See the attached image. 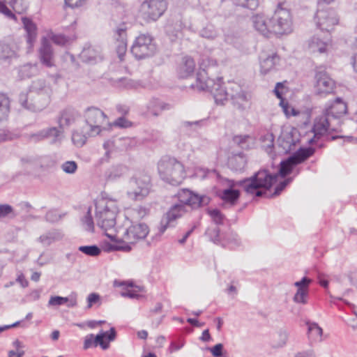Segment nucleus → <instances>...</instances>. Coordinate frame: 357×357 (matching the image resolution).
Masks as SVG:
<instances>
[{
  "label": "nucleus",
  "instance_id": "f257e3e1",
  "mask_svg": "<svg viewBox=\"0 0 357 357\" xmlns=\"http://www.w3.org/2000/svg\"><path fill=\"white\" fill-rule=\"evenodd\" d=\"M347 112V104L341 98L326 103L322 114L314 120L312 131L315 137H320L328 132H340V118Z\"/></svg>",
  "mask_w": 357,
  "mask_h": 357
},
{
  "label": "nucleus",
  "instance_id": "f03ea898",
  "mask_svg": "<svg viewBox=\"0 0 357 357\" xmlns=\"http://www.w3.org/2000/svg\"><path fill=\"white\" fill-rule=\"evenodd\" d=\"M277 177V174H271L267 169H260L250 177L240 181L227 179V188L236 190L235 187L240 186L248 195L253 197H262L266 195Z\"/></svg>",
  "mask_w": 357,
  "mask_h": 357
},
{
  "label": "nucleus",
  "instance_id": "7ed1b4c3",
  "mask_svg": "<svg viewBox=\"0 0 357 357\" xmlns=\"http://www.w3.org/2000/svg\"><path fill=\"white\" fill-rule=\"evenodd\" d=\"M205 70L197 74L196 84H192L191 87L199 91H208L213 96L217 105H224L229 99V91L222 86V78L214 79L206 77Z\"/></svg>",
  "mask_w": 357,
  "mask_h": 357
},
{
  "label": "nucleus",
  "instance_id": "20e7f679",
  "mask_svg": "<svg viewBox=\"0 0 357 357\" xmlns=\"http://www.w3.org/2000/svg\"><path fill=\"white\" fill-rule=\"evenodd\" d=\"M158 169L160 178L172 185H180L185 176L183 165L174 158L160 160Z\"/></svg>",
  "mask_w": 357,
  "mask_h": 357
},
{
  "label": "nucleus",
  "instance_id": "39448f33",
  "mask_svg": "<svg viewBox=\"0 0 357 357\" xmlns=\"http://www.w3.org/2000/svg\"><path fill=\"white\" fill-rule=\"evenodd\" d=\"M118 208L113 202H100L96 205L97 225L103 230L113 228L116 225Z\"/></svg>",
  "mask_w": 357,
  "mask_h": 357
},
{
  "label": "nucleus",
  "instance_id": "423d86ee",
  "mask_svg": "<svg viewBox=\"0 0 357 357\" xmlns=\"http://www.w3.org/2000/svg\"><path fill=\"white\" fill-rule=\"evenodd\" d=\"M128 196L135 200H141L146 197L151 188V178L144 173L138 172L135 174L128 182Z\"/></svg>",
  "mask_w": 357,
  "mask_h": 357
},
{
  "label": "nucleus",
  "instance_id": "0eeeda50",
  "mask_svg": "<svg viewBox=\"0 0 357 357\" xmlns=\"http://www.w3.org/2000/svg\"><path fill=\"white\" fill-rule=\"evenodd\" d=\"M52 94L45 93H26L22 92L19 95L18 101L24 109L38 112L43 110L50 102Z\"/></svg>",
  "mask_w": 357,
  "mask_h": 357
},
{
  "label": "nucleus",
  "instance_id": "6e6552de",
  "mask_svg": "<svg viewBox=\"0 0 357 357\" xmlns=\"http://www.w3.org/2000/svg\"><path fill=\"white\" fill-rule=\"evenodd\" d=\"M156 50L153 37L149 34H141L135 38L131 53L137 59L141 60L153 56Z\"/></svg>",
  "mask_w": 357,
  "mask_h": 357
},
{
  "label": "nucleus",
  "instance_id": "1a4fd4ad",
  "mask_svg": "<svg viewBox=\"0 0 357 357\" xmlns=\"http://www.w3.org/2000/svg\"><path fill=\"white\" fill-rule=\"evenodd\" d=\"M271 24V31L276 35L288 34L292 31V21L289 10L280 6L275 10L273 15L269 19Z\"/></svg>",
  "mask_w": 357,
  "mask_h": 357
},
{
  "label": "nucleus",
  "instance_id": "9d476101",
  "mask_svg": "<svg viewBox=\"0 0 357 357\" xmlns=\"http://www.w3.org/2000/svg\"><path fill=\"white\" fill-rule=\"evenodd\" d=\"M85 122L91 128L89 135L95 136L101 131L102 125L107 122V115L99 108L89 107L84 113Z\"/></svg>",
  "mask_w": 357,
  "mask_h": 357
},
{
  "label": "nucleus",
  "instance_id": "9b49d317",
  "mask_svg": "<svg viewBox=\"0 0 357 357\" xmlns=\"http://www.w3.org/2000/svg\"><path fill=\"white\" fill-rule=\"evenodd\" d=\"M116 337V332L114 327L108 331H100L96 336L93 334L87 335L84 337L83 349L86 350L91 347L100 345L103 350L109 347V342L114 341Z\"/></svg>",
  "mask_w": 357,
  "mask_h": 357
},
{
  "label": "nucleus",
  "instance_id": "f8f14e48",
  "mask_svg": "<svg viewBox=\"0 0 357 357\" xmlns=\"http://www.w3.org/2000/svg\"><path fill=\"white\" fill-rule=\"evenodd\" d=\"M167 8L166 0H145L141 5L140 11L146 20L156 21Z\"/></svg>",
  "mask_w": 357,
  "mask_h": 357
},
{
  "label": "nucleus",
  "instance_id": "ddd939ff",
  "mask_svg": "<svg viewBox=\"0 0 357 357\" xmlns=\"http://www.w3.org/2000/svg\"><path fill=\"white\" fill-rule=\"evenodd\" d=\"M315 21L318 28L322 31H330L339 22L335 10L330 7H319Z\"/></svg>",
  "mask_w": 357,
  "mask_h": 357
},
{
  "label": "nucleus",
  "instance_id": "4468645a",
  "mask_svg": "<svg viewBox=\"0 0 357 357\" xmlns=\"http://www.w3.org/2000/svg\"><path fill=\"white\" fill-rule=\"evenodd\" d=\"M180 204L188 205L195 209L207 206L211 202V198L206 195H199L188 189H181L176 194Z\"/></svg>",
  "mask_w": 357,
  "mask_h": 357
},
{
  "label": "nucleus",
  "instance_id": "2eb2a0df",
  "mask_svg": "<svg viewBox=\"0 0 357 357\" xmlns=\"http://www.w3.org/2000/svg\"><path fill=\"white\" fill-rule=\"evenodd\" d=\"M315 90L319 95L332 93L335 89V82L329 77L325 69L320 66L315 70Z\"/></svg>",
  "mask_w": 357,
  "mask_h": 357
},
{
  "label": "nucleus",
  "instance_id": "dca6fc26",
  "mask_svg": "<svg viewBox=\"0 0 357 357\" xmlns=\"http://www.w3.org/2000/svg\"><path fill=\"white\" fill-rule=\"evenodd\" d=\"M149 232V227L145 223L132 224L125 230L123 241L128 244H134L137 241L144 239Z\"/></svg>",
  "mask_w": 357,
  "mask_h": 357
},
{
  "label": "nucleus",
  "instance_id": "f3484780",
  "mask_svg": "<svg viewBox=\"0 0 357 357\" xmlns=\"http://www.w3.org/2000/svg\"><path fill=\"white\" fill-rule=\"evenodd\" d=\"M127 24L124 22L116 26L113 30V38L119 57L123 56L127 50Z\"/></svg>",
  "mask_w": 357,
  "mask_h": 357
},
{
  "label": "nucleus",
  "instance_id": "a211bd4d",
  "mask_svg": "<svg viewBox=\"0 0 357 357\" xmlns=\"http://www.w3.org/2000/svg\"><path fill=\"white\" fill-rule=\"evenodd\" d=\"M79 57L81 61L87 64H96L102 60V51L100 47L86 44Z\"/></svg>",
  "mask_w": 357,
  "mask_h": 357
},
{
  "label": "nucleus",
  "instance_id": "6ab92c4d",
  "mask_svg": "<svg viewBox=\"0 0 357 357\" xmlns=\"http://www.w3.org/2000/svg\"><path fill=\"white\" fill-rule=\"evenodd\" d=\"M184 206L182 204H174L170 210L162 218L159 227V234H163L167 227H174L175 220L180 218L183 211Z\"/></svg>",
  "mask_w": 357,
  "mask_h": 357
},
{
  "label": "nucleus",
  "instance_id": "aec40b11",
  "mask_svg": "<svg viewBox=\"0 0 357 357\" xmlns=\"http://www.w3.org/2000/svg\"><path fill=\"white\" fill-rule=\"evenodd\" d=\"M228 89L229 90V97H230L234 106L237 109H244L248 100L241 86L236 83H231Z\"/></svg>",
  "mask_w": 357,
  "mask_h": 357
},
{
  "label": "nucleus",
  "instance_id": "412c9836",
  "mask_svg": "<svg viewBox=\"0 0 357 357\" xmlns=\"http://www.w3.org/2000/svg\"><path fill=\"white\" fill-rule=\"evenodd\" d=\"M218 196L222 201V207L229 208L235 206L240 198L241 192L238 190L225 188L218 192Z\"/></svg>",
  "mask_w": 357,
  "mask_h": 357
},
{
  "label": "nucleus",
  "instance_id": "4be33fe9",
  "mask_svg": "<svg viewBox=\"0 0 357 357\" xmlns=\"http://www.w3.org/2000/svg\"><path fill=\"white\" fill-rule=\"evenodd\" d=\"M80 116L77 110L70 106H68L60 112L59 117V128L64 129L73 124L77 119Z\"/></svg>",
  "mask_w": 357,
  "mask_h": 357
},
{
  "label": "nucleus",
  "instance_id": "5701e85b",
  "mask_svg": "<svg viewBox=\"0 0 357 357\" xmlns=\"http://www.w3.org/2000/svg\"><path fill=\"white\" fill-rule=\"evenodd\" d=\"M23 27L26 31V38L28 45V51H30L37 38V26L33 20L27 17H22Z\"/></svg>",
  "mask_w": 357,
  "mask_h": 357
},
{
  "label": "nucleus",
  "instance_id": "b1692460",
  "mask_svg": "<svg viewBox=\"0 0 357 357\" xmlns=\"http://www.w3.org/2000/svg\"><path fill=\"white\" fill-rule=\"evenodd\" d=\"M39 58L41 63L46 67L50 68L54 66L53 50L51 44L46 38H43L42 40L39 49Z\"/></svg>",
  "mask_w": 357,
  "mask_h": 357
},
{
  "label": "nucleus",
  "instance_id": "393cba45",
  "mask_svg": "<svg viewBox=\"0 0 357 357\" xmlns=\"http://www.w3.org/2000/svg\"><path fill=\"white\" fill-rule=\"evenodd\" d=\"M252 23L255 29L265 37H270V35L273 33L271 31V24L267 22V20L264 15H256L252 17Z\"/></svg>",
  "mask_w": 357,
  "mask_h": 357
},
{
  "label": "nucleus",
  "instance_id": "a878e982",
  "mask_svg": "<svg viewBox=\"0 0 357 357\" xmlns=\"http://www.w3.org/2000/svg\"><path fill=\"white\" fill-rule=\"evenodd\" d=\"M128 171L127 166L116 165L109 167L105 172L104 176L107 182H114L123 176Z\"/></svg>",
  "mask_w": 357,
  "mask_h": 357
},
{
  "label": "nucleus",
  "instance_id": "bb28decb",
  "mask_svg": "<svg viewBox=\"0 0 357 357\" xmlns=\"http://www.w3.org/2000/svg\"><path fill=\"white\" fill-rule=\"evenodd\" d=\"M315 149L312 147H301L288 158V161H291L296 166L305 162L313 155Z\"/></svg>",
  "mask_w": 357,
  "mask_h": 357
},
{
  "label": "nucleus",
  "instance_id": "cd10ccee",
  "mask_svg": "<svg viewBox=\"0 0 357 357\" xmlns=\"http://www.w3.org/2000/svg\"><path fill=\"white\" fill-rule=\"evenodd\" d=\"M296 141L291 132H283L278 139V146L281 152L287 153L294 149Z\"/></svg>",
  "mask_w": 357,
  "mask_h": 357
},
{
  "label": "nucleus",
  "instance_id": "c85d7f7f",
  "mask_svg": "<svg viewBox=\"0 0 357 357\" xmlns=\"http://www.w3.org/2000/svg\"><path fill=\"white\" fill-rule=\"evenodd\" d=\"M64 234L59 229H52L38 238V241L44 245L49 246L52 243L63 239Z\"/></svg>",
  "mask_w": 357,
  "mask_h": 357
},
{
  "label": "nucleus",
  "instance_id": "c756f323",
  "mask_svg": "<svg viewBox=\"0 0 357 357\" xmlns=\"http://www.w3.org/2000/svg\"><path fill=\"white\" fill-rule=\"evenodd\" d=\"M195 63L193 59L189 56L183 58L182 62L177 68V73L180 78H187L194 73Z\"/></svg>",
  "mask_w": 357,
  "mask_h": 357
},
{
  "label": "nucleus",
  "instance_id": "7c9ffc66",
  "mask_svg": "<svg viewBox=\"0 0 357 357\" xmlns=\"http://www.w3.org/2000/svg\"><path fill=\"white\" fill-rule=\"evenodd\" d=\"M260 68L261 72L264 74H266L271 69H273L279 61V56L275 53H273L268 56L260 55Z\"/></svg>",
  "mask_w": 357,
  "mask_h": 357
},
{
  "label": "nucleus",
  "instance_id": "2f4dec72",
  "mask_svg": "<svg viewBox=\"0 0 357 357\" xmlns=\"http://www.w3.org/2000/svg\"><path fill=\"white\" fill-rule=\"evenodd\" d=\"M247 160L245 155L243 153L233 155L229 158L228 166L229 167L235 172H240L244 169Z\"/></svg>",
  "mask_w": 357,
  "mask_h": 357
},
{
  "label": "nucleus",
  "instance_id": "473e14b6",
  "mask_svg": "<svg viewBox=\"0 0 357 357\" xmlns=\"http://www.w3.org/2000/svg\"><path fill=\"white\" fill-rule=\"evenodd\" d=\"M52 94L51 86L45 79H39L32 82L27 93H45Z\"/></svg>",
  "mask_w": 357,
  "mask_h": 357
},
{
  "label": "nucleus",
  "instance_id": "72a5a7b5",
  "mask_svg": "<svg viewBox=\"0 0 357 357\" xmlns=\"http://www.w3.org/2000/svg\"><path fill=\"white\" fill-rule=\"evenodd\" d=\"M168 105L160 101L157 98H152L147 104V109L153 116H158L164 109H168Z\"/></svg>",
  "mask_w": 357,
  "mask_h": 357
},
{
  "label": "nucleus",
  "instance_id": "f704fd0d",
  "mask_svg": "<svg viewBox=\"0 0 357 357\" xmlns=\"http://www.w3.org/2000/svg\"><path fill=\"white\" fill-rule=\"evenodd\" d=\"M17 49L7 43H0V60H7L16 56Z\"/></svg>",
  "mask_w": 357,
  "mask_h": 357
},
{
  "label": "nucleus",
  "instance_id": "c9c22d12",
  "mask_svg": "<svg viewBox=\"0 0 357 357\" xmlns=\"http://www.w3.org/2000/svg\"><path fill=\"white\" fill-rule=\"evenodd\" d=\"M10 99L6 94L0 93V122L5 120L10 112Z\"/></svg>",
  "mask_w": 357,
  "mask_h": 357
},
{
  "label": "nucleus",
  "instance_id": "e433bc0d",
  "mask_svg": "<svg viewBox=\"0 0 357 357\" xmlns=\"http://www.w3.org/2000/svg\"><path fill=\"white\" fill-rule=\"evenodd\" d=\"M12 9L21 14L26 11L29 6V0H5Z\"/></svg>",
  "mask_w": 357,
  "mask_h": 357
},
{
  "label": "nucleus",
  "instance_id": "4c0bfd02",
  "mask_svg": "<svg viewBox=\"0 0 357 357\" xmlns=\"http://www.w3.org/2000/svg\"><path fill=\"white\" fill-rule=\"evenodd\" d=\"M38 69L36 64L26 63L20 67V76L22 78H29L38 73Z\"/></svg>",
  "mask_w": 357,
  "mask_h": 357
},
{
  "label": "nucleus",
  "instance_id": "58836bf2",
  "mask_svg": "<svg viewBox=\"0 0 357 357\" xmlns=\"http://www.w3.org/2000/svg\"><path fill=\"white\" fill-rule=\"evenodd\" d=\"M234 144L243 149H248L252 144V138L248 135H235L232 139Z\"/></svg>",
  "mask_w": 357,
  "mask_h": 357
},
{
  "label": "nucleus",
  "instance_id": "ea45409f",
  "mask_svg": "<svg viewBox=\"0 0 357 357\" xmlns=\"http://www.w3.org/2000/svg\"><path fill=\"white\" fill-rule=\"evenodd\" d=\"M309 47L312 52L324 53L326 52V43L320 40L318 37H312L309 42Z\"/></svg>",
  "mask_w": 357,
  "mask_h": 357
},
{
  "label": "nucleus",
  "instance_id": "a19ab883",
  "mask_svg": "<svg viewBox=\"0 0 357 357\" xmlns=\"http://www.w3.org/2000/svg\"><path fill=\"white\" fill-rule=\"evenodd\" d=\"M294 167H295V165H293V163H291V161H288V158L284 160L281 161V162L280 164L278 173L276 174L278 176L276 180H278V176H280L281 177L284 178L287 175L290 174ZM276 181H275V182Z\"/></svg>",
  "mask_w": 357,
  "mask_h": 357
},
{
  "label": "nucleus",
  "instance_id": "79ce46f5",
  "mask_svg": "<svg viewBox=\"0 0 357 357\" xmlns=\"http://www.w3.org/2000/svg\"><path fill=\"white\" fill-rule=\"evenodd\" d=\"M78 250L83 254L96 257L101 254V249L96 245H81L78 248Z\"/></svg>",
  "mask_w": 357,
  "mask_h": 357
},
{
  "label": "nucleus",
  "instance_id": "37998d69",
  "mask_svg": "<svg viewBox=\"0 0 357 357\" xmlns=\"http://www.w3.org/2000/svg\"><path fill=\"white\" fill-rule=\"evenodd\" d=\"M262 147L268 153H271L274 147V135L271 132H267L261 137Z\"/></svg>",
  "mask_w": 357,
  "mask_h": 357
},
{
  "label": "nucleus",
  "instance_id": "c03bdc74",
  "mask_svg": "<svg viewBox=\"0 0 357 357\" xmlns=\"http://www.w3.org/2000/svg\"><path fill=\"white\" fill-rule=\"evenodd\" d=\"M207 213L211 216L213 222L216 225H221L224 224L225 216L220 212L219 209H207Z\"/></svg>",
  "mask_w": 357,
  "mask_h": 357
},
{
  "label": "nucleus",
  "instance_id": "a18cd8bd",
  "mask_svg": "<svg viewBox=\"0 0 357 357\" xmlns=\"http://www.w3.org/2000/svg\"><path fill=\"white\" fill-rule=\"evenodd\" d=\"M200 36L209 40H213L218 36V31L212 24H208L199 32Z\"/></svg>",
  "mask_w": 357,
  "mask_h": 357
},
{
  "label": "nucleus",
  "instance_id": "49530a36",
  "mask_svg": "<svg viewBox=\"0 0 357 357\" xmlns=\"http://www.w3.org/2000/svg\"><path fill=\"white\" fill-rule=\"evenodd\" d=\"M197 174L202 179L208 178H220V176L219 173L214 169H209L207 168H199L197 169Z\"/></svg>",
  "mask_w": 357,
  "mask_h": 357
},
{
  "label": "nucleus",
  "instance_id": "de8ad7c7",
  "mask_svg": "<svg viewBox=\"0 0 357 357\" xmlns=\"http://www.w3.org/2000/svg\"><path fill=\"white\" fill-rule=\"evenodd\" d=\"M308 294L309 289H298L294 296L293 301L297 303L306 304L307 303Z\"/></svg>",
  "mask_w": 357,
  "mask_h": 357
},
{
  "label": "nucleus",
  "instance_id": "09e8293b",
  "mask_svg": "<svg viewBox=\"0 0 357 357\" xmlns=\"http://www.w3.org/2000/svg\"><path fill=\"white\" fill-rule=\"evenodd\" d=\"M205 235L215 243H218L220 241V229L218 226L208 227L205 232Z\"/></svg>",
  "mask_w": 357,
  "mask_h": 357
},
{
  "label": "nucleus",
  "instance_id": "8fccbe9b",
  "mask_svg": "<svg viewBox=\"0 0 357 357\" xmlns=\"http://www.w3.org/2000/svg\"><path fill=\"white\" fill-rule=\"evenodd\" d=\"M103 249L105 252H109L116 250L130 251L131 250V248L128 244L125 245H119L112 244L109 242H104Z\"/></svg>",
  "mask_w": 357,
  "mask_h": 357
},
{
  "label": "nucleus",
  "instance_id": "3c124183",
  "mask_svg": "<svg viewBox=\"0 0 357 357\" xmlns=\"http://www.w3.org/2000/svg\"><path fill=\"white\" fill-rule=\"evenodd\" d=\"M61 169L66 174H73L77 169V164L75 161H66L61 165Z\"/></svg>",
  "mask_w": 357,
  "mask_h": 357
},
{
  "label": "nucleus",
  "instance_id": "603ef678",
  "mask_svg": "<svg viewBox=\"0 0 357 357\" xmlns=\"http://www.w3.org/2000/svg\"><path fill=\"white\" fill-rule=\"evenodd\" d=\"M83 225L85 227V229L89 231H93L94 229V223L93 220V218L91 213V208H89L86 214L82 219Z\"/></svg>",
  "mask_w": 357,
  "mask_h": 357
},
{
  "label": "nucleus",
  "instance_id": "864d4df0",
  "mask_svg": "<svg viewBox=\"0 0 357 357\" xmlns=\"http://www.w3.org/2000/svg\"><path fill=\"white\" fill-rule=\"evenodd\" d=\"M238 6L247 8L250 10H255L259 5V0H238L236 3Z\"/></svg>",
  "mask_w": 357,
  "mask_h": 357
},
{
  "label": "nucleus",
  "instance_id": "5fc2aeb1",
  "mask_svg": "<svg viewBox=\"0 0 357 357\" xmlns=\"http://www.w3.org/2000/svg\"><path fill=\"white\" fill-rule=\"evenodd\" d=\"M63 130V129L57 128L56 127L44 129L45 138L53 137V141L55 142L62 132Z\"/></svg>",
  "mask_w": 357,
  "mask_h": 357
},
{
  "label": "nucleus",
  "instance_id": "6e6d98bb",
  "mask_svg": "<svg viewBox=\"0 0 357 357\" xmlns=\"http://www.w3.org/2000/svg\"><path fill=\"white\" fill-rule=\"evenodd\" d=\"M68 301V297L54 296L50 297L48 305L52 306H59L66 303Z\"/></svg>",
  "mask_w": 357,
  "mask_h": 357
},
{
  "label": "nucleus",
  "instance_id": "4d7b16f0",
  "mask_svg": "<svg viewBox=\"0 0 357 357\" xmlns=\"http://www.w3.org/2000/svg\"><path fill=\"white\" fill-rule=\"evenodd\" d=\"M6 4H8L5 0L0 1V13L4 15L6 17H7L9 19H13L16 20V17L15 14L10 10Z\"/></svg>",
  "mask_w": 357,
  "mask_h": 357
},
{
  "label": "nucleus",
  "instance_id": "13d9d810",
  "mask_svg": "<svg viewBox=\"0 0 357 357\" xmlns=\"http://www.w3.org/2000/svg\"><path fill=\"white\" fill-rule=\"evenodd\" d=\"M306 325L308 326V333H313L318 337L322 335L323 330L317 323L307 321Z\"/></svg>",
  "mask_w": 357,
  "mask_h": 357
},
{
  "label": "nucleus",
  "instance_id": "bf43d9fd",
  "mask_svg": "<svg viewBox=\"0 0 357 357\" xmlns=\"http://www.w3.org/2000/svg\"><path fill=\"white\" fill-rule=\"evenodd\" d=\"M51 40L54 43L61 46L65 45L68 42V38L63 34H53Z\"/></svg>",
  "mask_w": 357,
  "mask_h": 357
},
{
  "label": "nucleus",
  "instance_id": "052dcab7",
  "mask_svg": "<svg viewBox=\"0 0 357 357\" xmlns=\"http://www.w3.org/2000/svg\"><path fill=\"white\" fill-rule=\"evenodd\" d=\"M292 181V178H287L284 179L283 181L280 182L274 190V192L272 194L271 197L279 195L281 192L286 188V186L289 184Z\"/></svg>",
  "mask_w": 357,
  "mask_h": 357
},
{
  "label": "nucleus",
  "instance_id": "680f3d73",
  "mask_svg": "<svg viewBox=\"0 0 357 357\" xmlns=\"http://www.w3.org/2000/svg\"><path fill=\"white\" fill-rule=\"evenodd\" d=\"M61 218V215H59L56 211L52 210L47 211L45 216V220L51 223L59 221Z\"/></svg>",
  "mask_w": 357,
  "mask_h": 357
},
{
  "label": "nucleus",
  "instance_id": "e2e57ef3",
  "mask_svg": "<svg viewBox=\"0 0 357 357\" xmlns=\"http://www.w3.org/2000/svg\"><path fill=\"white\" fill-rule=\"evenodd\" d=\"M72 140L75 145L82 146L85 144L86 138L79 132H74L72 135Z\"/></svg>",
  "mask_w": 357,
  "mask_h": 357
},
{
  "label": "nucleus",
  "instance_id": "0e129e2a",
  "mask_svg": "<svg viewBox=\"0 0 357 357\" xmlns=\"http://www.w3.org/2000/svg\"><path fill=\"white\" fill-rule=\"evenodd\" d=\"M223 348V344L218 343L213 347H208V349L211 351L214 357H221L222 356Z\"/></svg>",
  "mask_w": 357,
  "mask_h": 357
},
{
  "label": "nucleus",
  "instance_id": "69168bd1",
  "mask_svg": "<svg viewBox=\"0 0 357 357\" xmlns=\"http://www.w3.org/2000/svg\"><path fill=\"white\" fill-rule=\"evenodd\" d=\"M45 135V132H44V130H42L38 132L29 135L28 139L31 142H37L46 139Z\"/></svg>",
  "mask_w": 357,
  "mask_h": 357
},
{
  "label": "nucleus",
  "instance_id": "338daca9",
  "mask_svg": "<svg viewBox=\"0 0 357 357\" xmlns=\"http://www.w3.org/2000/svg\"><path fill=\"white\" fill-rule=\"evenodd\" d=\"M311 283V280L307 277H303L301 280L294 282V286L298 289H307L309 287L310 284Z\"/></svg>",
  "mask_w": 357,
  "mask_h": 357
},
{
  "label": "nucleus",
  "instance_id": "774afa93",
  "mask_svg": "<svg viewBox=\"0 0 357 357\" xmlns=\"http://www.w3.org/2000/svg\"><path fill=\"white\" fill-rule=\"evenodd\" d=\"M13 211V207L8 204H0V218H5Z\"/></svg>",
  "mask_w": 357,
  "mask_h": 357
}]
</instances>
